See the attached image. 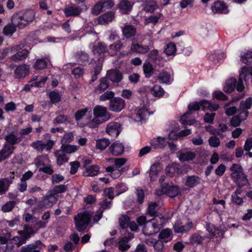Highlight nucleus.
I'll use <instances>...</instances> for the list:
<instances>
[{
  "mask_svg": "<svg viewBox=\"0 0 252 252\" xmlns=\"http://www.w3.org/2000/svg\"><path fill=\"white\" fill-rule=\"evenodd\" d=\"M131 50L137 53L144 54L149 51L150 48L148 45H142L134 43V39H133L131 45Z\"/></svg>",
  "mask_w": 252,
  "mask_h": 252,
  "instance_id": "nucleus-21",
  "label": "nucleus"
},
{
  "mask_svg": "<svg viewBox=\"0 0 252 252\" xmlns=\"http://www.w3.org/2000/svg\"><path fill=\"white\" fill-rule=\"evenodd\" d=\"M191 112H188L185 114H184L180 119V122L183 125H191L194 124L196 122V120L195 119H191L189 120H188L187 118H188V116L190 115Z\"/></svg>",
  "mask_w": 252,
  "mask_h": 252,
  "instance_id": "nucleus-45",
  "label": "nucleus"
},
{
  "mask_svg": "<svg viewBox=\"0 0 252 252\" xmlns=\"http://www.w3.org/2000/svg\"><path fill=\"white\" fill-rule=\"evenodd\" d=\"M24 233H25V237L26 238L29 239L31 236L35 233L33 229L28 226V225L26 224L24 226Z\"/></svg>",
  "mask_w": 252,
  "mask_h": 252,
  "instance_id": "nucleus-60",
  "label": "nucleus"
},
{
  "mask_svg": "<svg viewBox=\"0 0 252 252\" xmlns=\"http://www.w3.org/2000/svg\"><path fill=\"white\" fill-rule=\"evenodd\" d=\"M44 245L39 240L33 243L23 246L20 250V252H40Z\"/></svg>",
  "mask_w": 252,
  "mask_h": 252,
  "instance_id": "nucleus-9",
  "label": "nucleus"
},
{
  "mask_svg": "<svg viewBox=\"0 0 252 252\" xmlns=\"http://www.w3.org/2000/svg\"><path fill=\"white\" fill-rule=\"evenodd\" d=\"M141 6L142 10L147 12H153L158 8V5L154 0H144Z\"/></svg>",
  "mask_w": 252,
  "mask_h": 252,
  "instance_id": "nucleus-19",
  "label": "nucleus"
},
{
  "mask_svg": "<svg viewBox=\"0 0 252 252\" xmlns=\"http://www.w3.org/2000/svg\"><path fill=\"white\" fill-rule=\"evenodd\" d=\"M154 248L156 252H163L164 249L163 242L159 240H156L154 246Z\"/></svg>",
  "mask_w": 252,
  "mask_h": 252,
  "instance_id": "nucleus-64",
  "label": "nucleus"
},
{
  "mask_svg": "<svg viewBox=\"0 0 252 252\" xmlns=\"http://www.w3.org/2000/svg\"><path fill=\"white\" fill-rule=\"evenodd\" d=\"M176 51V47L174 43H169L166 46L164 52L167 56H171L174 55Z\"/></svg>",
  "mask_w": 252,
  "mask_h": 252,
  "instance_id": "nucleus-53",
  "label": "nucleus"
},
{
  "mask_svg": "<svg viewBox=\"0 0 252 252\" xmlns=\"http://www.w3.org/2000/svg\"><path fill=\"white\" fill-rule=\"evenodd\" d=\"M13 16L11 17V22L5 25L2 29V33L6 36L11 37L16 32L17 28L19 29V26L14 23Z\"/></svg>",
  "mask_w": 252,
  "mask_h": 252,
  "instance_id": "nucleus-10",
  "label": "nucleus"
},
{
  "mask_svg": "<svg viewBox=\"0 0 252 252\" xmlns=\"http://www.w3.org/2000/svg\"><path fill=\"white\" fill-rule=\"evenodd\" d=\"M115 93L111 91H107L104 92V93L102 94L99 97V100L100 101H104L108 100H111L114 98Z\"/></svg>",
  "mask_w": 252,
  "mask_h": 252,
  "instance_id": "nucleus-49",
  "label": "nucleus"
},
{
  "mask_svg": "<svg viewBox=\"0 0 252 252\" xmlns=\"http://www.w3.org/2000/svg\"><path fill=\"white\" fill-rule=\"evenodd\" d=\"M14 149V147L5 143L0 151V161L8 158L13 153Z\"/></svg>",
  "mask_w": 252,
  "mask_h": 252,
  "instance_id": "nucleus-15",
  "label": "nucleus"
},
{
  "mask_svg": "<svg viewBox=\"0 0 252 252\" xmlns=\"http://www.w3.org/2000/svg\"><path fill=\"white\" fill-rule=\"evenodd\" d=\"M106 171L110 173V176L113 179H117L119 177L122 173L124 171L123 169H114L112 166H108L105 169Z\"/></svg>",
  "mask_w": 252,
  "mask_h": 252,
  "instance_id": "nucleus-40",
  "label": "nucleus"
},
{
  "mask_svg": "<svg viewBox=\"0 0 252 252\" xmlns=\"http://www.w3.org/2000/svg\"><path fill=\"white\" fill-rule=\"evenodd\" d=\"M232 179L239 188L245 186L248 184L247 176L244 173L238 174V176L235 178Z\"/></svg>",
  "mask_w": 252,
  "mask_h": 252,
  "instance_id": "nucleus-34",
  "label": "nucleus"
},
{
  "mask_svg": "<svg viewBox=\"0 0 252 252\" xmlns=\"http://www.w3.org/2000/svg\"><path fill=\"white\" fill-rule=\"evenodd\" d=\"M158 238L167 242L172 240V231L169 228L162 229L158 235Z\"/></svg>",
  "mask_w": 252,
  "mask_h": 252,
  "instance_id": "nucleus-35",
  "label": "nucleus"
},
{
  "mask_svg": "<svg viewBox=\"0 0 252 252\" xmlns=\"http://www.w3.org/2000/svg\"><path fill=\"white\" fill-rule=\"evenodd\" d=\"M61 150H62L64 153L71 154L75 152L77 150V148L74 145H70L63 143L62 144Z\"/></svg>",
  "mask_w": 252,
  "mask_h": 252,
  "instance_id": "nucleus-47",
  "label": "nucleus"
},
{
  "mask_svg": "<svg viewBox=\"0 0 252 252\" xmlns=\"http://www.w3.org/2000/svg\"><path fill=\"white\" fill-rule=\"evenodd\" d=\"M230 170L232 171L231 174V178H235L238 174L244 173L242 167L238 164H233L230 167Z\"/></svg>",
  "mask_w": 252,
  "mask_h": 252,
  "instance_id": "nucleus-42",
  "label": "nucleus"
},
{
  "mask_svg": "<svg viewBox=\"0 0 252 252\" xmlns=\"http://www.w3.org/2000/svg\"><path fill=\"white\" fill-rule=\"evenodd\" d=\"M212 9L215 13H226L227 12V7L223 1H217L212 6Z\"/></svg>",
  "mask_w": 252,
  "mask_h": 252,
  "instance_id": "nucleus-23",
  "label": "nucleus"
},
{
  "mask_svg": "<svg viewBox=\"0 0 252 252\" xmlns=\"http://www.w3.org/2000/svg\"><path fill=\"white\" fill-rule=\"evenodd\" d=\"M55 155L57 157V163L58 165H61L63 163L67 162L68 158L62 150L57 151L55 153Z\"/></svg>",
  "mask_w": 252,
  "mask_h": 252,
  "instance_id": "nucleus-38",
  "label": "nucleus"
},
{
  "mask_svg": "<svg viewBox=\"0 0 252 252\" xmlns=\"http://www.w3.org/2000/svg\"><path fill=\"white\" fill-rule=\"evenodd\" d=\"M104 122L101 118L94 116V119L88 123L87 125L89 127L94 128L98 126L99 125Z\"/></svg>",
  "mask_w": 252,
  "mask_h": 252,
  "instance_id": "nucleus-50",
  "label": "nucleus"
},
{
  "mask_svg": "<svg viewBox=\"0 0 252 252\" xmlns=\"http://www.w3.org/2000/svg\"><path fill=\"white\" fill-rule=\"evenodd\" d=\"M236 80L234 78H230L226 81L223 91L226 93H231L235 88L237 89Z\"/></svg>",
  "mask_w": 252,
  "mask_h": 252,
  "instance_id": "nucleus-26",
  "label": "nucleus"
},
{
  "mask_svg": "<svg viewBox=\"0 0 252 252\" xmlns=\"http://www.w3.org/2000/svg\"><path fill=\"white\" fill-rule=\"evenodd\" d=\"M160 164L158 162L153 164L150 168L149 176L151 181H155L158 172L161 170Z\"/></svg>",
  "mask_w": 252,
  "mask_h": 252,
  "instance_id": "nucleus-30",
  "label": "nucleus"
},
{
  "mask_svg": "<svg viewBox=\"0 0 252 252\" xmlns=\"http://www.w3.org/2000/svg\"><path fill=\"white\" fill-rule=\"evenodd\" d=\"M99 171V168L97 165H91L86 167L83 172V176L85 177H94L96 176Z\"/></svg>",
  "mask_w": 252,
  "mask_h": 252,
  "instance_id": "nucleus-25",
  "label": "nucleus"
},
{
  "mask_svg": "<svg viewBox=\"0 0 252 252\" xmlns=\"http://www.w3.org/2000/svg\"><path fill=\"white\" fill-rule=\"evenodd\" d=\"M103 11H104L100 1L96 3L92 9V13L94 15H97Z\"/></svg>",
  "mask_w": 252,
  "mask_h": 252,
  "instance_id": "nucleus-58",
  "label": "nucleus"
},
{
  "mask_svg": "<svg viewBox=\"0 0 252 252\" xmlns=\"http://www.w3.org/2000/svg\"><path fill=\"white\" fill-rule=\"evenodd\" d=\"M76 58L78 63L81 64H86L89 62L88 54L83 51L78 52L76 54Z\"/></svg>",
  "mask_w": 252,
  "mask_h": 252,
  "instance_id": "nucleus-37",
  "label": "nucleus"
},
{
  "mask_svg": "<svg viewBox=\"0 0 252 252\" xmlns=\"http://www.w3.org/2000/svg\"><path fill=\"white\" fill-rule=\"evenodd\" d=\"M122 31L123 35L126 38H129L136 34L137 29L133 25L126 23L122 28Z\"/></svg>",
  "mask_w": 252,
  "mask_h": 252,
  "instance_id": "nucleus-16",
  "label": "nucleus"
},
{
  "mask_svg": "<svg viewBox=\"0 0 252 252\" xmlns=\"http://www.w3.org/2000/svg\"><path fill=\"white\" fill-rule=\"evenodd\" d=\"M151 144L155 149L163 148L166 145V141L164 138L158 136L153 138Z\"/></svg>",
  "mask_w": 252,
  "mask_h": 252,
  "instance_id": "nucleus-32",
  "label": "nucleus"
},
{
  "mask_svg": "<svg viewBox=\"0 0 252 252\" xmlns=\"http://www.w3.org/2000/svg\"><path fill=\"white\" fill-rule=\"evenodd\" d=\"M125 106L126 102L123 98L116 97L110 101L109 109L112 111L119 112L125 108Z\"/></svg>",
  "mask_w": 252,
  "mask_h": 252,
  "instance_id": "nucleus-7",
  "label": "nucleus"
},
{
  "mask_svg": "<svg viewBox=\"0 0 252 252\" xmlns=\"http://www.w3.org/2000/svg\"><path fill=\"white\" fill-rule=\"evenodd\" d=\"M196 157V155L193 152H188L182 153L179 156V159L181 161H189L192 160Z\"/></svg>",
  "mask_w": 252,
  "mask_h": 252,
  "instance_id": "nucleus-41",
  "label": "nucleus"
},
{
  "mask_svg": "<svg viewBox=\"0 0 252 252\" xmlns=\"http://www.w3.org/2000/svg\"><path fill=\"white\" fill-rule=\"evenodd\" d=\"M157 207L158 204L155 202H151L149 204L148 213L150 216H154L156 215L157 213L156 208Z\"/></svg>",
  "mask_w": 252,
  "mask_h": 252,
  "instance_id": "nucleus-59",
  "label": "nucleus"
},
{
  "mask_svg": "<svg viewBox=\"0 0 252 252\" xmlns=\"http://www.w3.org/2000/svg\"><path fill=\"white\" fill-rule=\"evenodd\" d=\"M114 18V14L112 12H107L99 17L98 21L100 24H106L112 21Z\"/></svg>",
  "mask_w": 252,
  "mask_h": 252,
  "instance_id": "nucleus-36",
  "label": "nucleus"
},
{
  "mask_svg": "<svg viewBox=\"0 0 252 252\" xmlns=\"http://www.w3.org/2000/svg\"><path fill=\"white\" fill-rule=\"evenodd\" d=\"M159 224L155 218L147 221L143 227L142 231L145 235L150 236L158 233L160 230Z\"/></svg>",
  "mask_w": 252,
  "mask_h": 252,
  "instance_id": "nucleus-4",
  "label": "nucleus"
},
{
  "mask_svg": "<svg viewBox=\"0 0 252 252\" xmlns=\"http://www.w3.org/2000/svg\"><path fill=\"white\" fill-rule=\"evenodd\" d=\"M12 183V181H10L9 178H4L0 180V194H4L8 189V186L7 187L5 184L8 185Z\"/></svg>",
  "mask_w": 252,
  "mask_h": 252,
  "instance_id": "nucleus-46",
  "label": "nucleus"
},
{
  "mask_svg": "<svg viewBox=\"0 0 252 252\" xmlns=\"http://www.w3.org/2000/svg\"><path fill=\"white\" fill-rule=\"evenodd\" d=\"M119 8L124 13H128L132 9L130 2L126 0H123L119 4Z\"/></svg>",
  "mask_w": 252,
  "mask_h": 252,
  "instance_id": "nucleus-39",
  "label": "nucleus"
},
{
  "mask_svg": "<svg viewBox=\"0 0 252 252\" xmlns=\"http://www.w3.org/2000/svg\"><path fill=\"white\" fill-rule=\"evenodd\" d=\"M107 133L113 137H117L122 130L120 124L117 122H111L106 127Z\"/></svg>",
  "mask_w": 252,
  "mask_h": 252,
  "instance_id": "nucleus-11",
  "label": "nucleus"
},
{
  "mask_svg": "<svg viewBox=\"0 0 252 252\" xmlns=\"http://www.w3.org/2000/svg\"><path fill=\"white\" fill-rule=\"evenodd\" d=\"M241 60L243 63L246 64H249L252 62V52H248L241 57Z\"/></svg>",
  "mask_w": 252,
  "mask_h": 252,
  "instance_id": "nucleus-63",
  "label": "nucleus"
},
{
  "mask_svg": "<svg viewBox=\"0 0 252 252\" xmlns=\"http://www.w3.org/2000/svg\"><path fill=\"white\" fill-rule=\"evenodd\" d=\"M148 115V111L145 108H140L136 114V118L137 121L142 122L146 118Z\"/></svg>",
  "mask_w": 252,
  "mask_h": 252,
  "instance_id": "nucleus-48",
  "label": "nucleus"
},
{
  "mask_svg": "<svg viewBox=\"0 0 252 252\" xmlns=\"http://www.w3.org/2000/svg\"><path fill=\"white\" fill-rule=\"evenodd\" d=\"M204 239L197 234H192L189 238V243L193 245H201Z\"/></svg>",
  "mask_w": 252,
  "mask_h": 252,
  "instance_id": "nucleus-44",
  "label": "nucleus"
},
{
  "mask_svg": "<svg viewBox=\"0 0 252 252\" xmlns=\"http://www.w3.org/2000/svg\"><path fill=\"white\" fill-rule=\"evenodd\" d=\"M110 144L109 140L106 138L99 139L96 141V148L100 150L105 149Z\"/></svg>",
  "mask_w": 252,
  "mask_h": 252,
  "instance_id": "nucleus-43",
  "label": "nucleus"
},
{
  "mask_svg": "<svg viewBox=\"0 0 252 252\" xmlns=\"http://www.w3.org/2000/svg\"><path fill=\"white\" fill-rule=\"evenodd\" d=\"M16 204L15 201H9L4 204L1 207V210L3 212H9L11 211Z\"/></svg>",
  "mask_w": 252,
  "mask_h": 252,
  "instance_id": "nucleus-52",
  "label": "nucleus"
},
{
  "mask_svg": "<svg viewBox=\"0 0 252 252\" xmlns=\"http://www.w3.org/2000/svg\"><path fill=\"white\" fill-rule=\"evenodd\" d=\"M49 96L52 103H58L61 100V96L57 92H51L49 94Z\"/></svg>",
  "mask_w": 252,
  "mask_h": 252,
  "instance_id": "nucleus-57",
  "label": "nucleus"
},
{
  "mask_svg": "<svg viewBox=\"0 0 252 252\" xmlns=\"http://www.w3.org/2000/svg\"><path fill=\"white\" fill-rule=\"evenodd\" d=\"M252 98L251 97L247 98L245 101H241L239 105V108L238 109L239 112L238 117L242 121H245L249 114L248 110L252 107Z\"/></svg>",
  "mask_w": 252,
  "mask_h": 252,
  "instance_id": "nucleus-5",
  "label": "nucleus"
},
{
  "mask_svg": "<svg viewBox=\"0 0 252 252\" xmlns=\"http://www.w3.org/2000/svg\"><path fill=\"white\" fill-rule=\"evenodd\" d=\"M143 70L146 78H150L154 73L153 65L149 61H146L143 63Z\"/></svg>",
  "mask_w": 252,
  "mask_h": 252,
  "instance_id": "nucleus-29",
  "label": "nucleus"
},
{
  "mask_svg": "<svg viewBox=\"0 0 252 252\" xmlns=\"http://www.w3.org/2000/svg\"><path fill=\"white\" fill-rule=\"evenodd\" d=\"M126 239L122 238L119 242V249L123 252L127 251L130 248V245L127 244L128 242Z\"/></svg>",
  "mask_w": 252,
  "mask_h": 252,
  "instance_id": "nucleus-56",
  "label": "nucleus"
},
{
  "mask_svg": "<svg viewBox=\"0 0 252 252\" xmlns=\"http://www.w3.org/2000/svg\"><path fill=\"white\" fill-rule=\"evenodd\" d=\"M162 190L168 196L173 198L179 193V188L176 186H170L168 184L162 185Z\"/></svg>",
  "mask_w": 252,
  "mask_h": 252,
  "instance_id": "nucleus-13",
  "label": "nucleus"
},
{
  "mask_svg": "<svg viewBox=\"0 0 252 252\" xmlns=\"http://www.w3.org/2000/svg\"><path fill=\"white\" fill-rule=\"evenodd\" d=\"M31 146L37 151L42 152L45 149V143L41 141L37 140L32 143Z\"/></svg>",
  "mask_w": 252,
  "mask_h": 252,
  "instance_id": "nucleus-55",
  "label": "nucleus"
},
{
  "mask_svg": "<svg viewBox=\"0 0 252 252\" xmlns=\"http://www.w3.org/2000/svg\"><path fill=\"white\" fill-rule=\"evenodd\" d=\"M250 76H252V68H249L246 66L243 67L240 72L239 80L237 82V90L238 92H242L244 90L245 87L243 81Z\"/></svg>",
  "mask_w": 252,
  "mask_h": 252,
  "instance_id": "nucleus-6",
  "label": "nucleus"
},
{
  "mask_svg": "<svg viewBox=\"0 0 252 252\" xmlns=\"http://www.w3.org/2000/svg\"><path fill=\"white\" fill-rule=\"evenodd\" d=\"M213 97L220 100H225L228 97L220 91H216L213 94Z\"/></svg>",
  "mask_w": 252,
  "mask_h": 252,
  "instance_id": "nucleus-61",
  "label": "nucleus"
},
{
  "mask_svg": "<svg viewBox=\"0 0 252 252\" xmlns=\"http://www.w3.org/2000/svg\"><path fill=\"white\" fill-rule=\"evenodd\" d=\"M92 215V212L85 211L78 214L74 217L75 225L78 231L83 232L87 228Z\"/></svg>",
  "mask_w": 252,
  "mask_h": 252,
  "instance_id": "nucleus-3",
  "label": "nucleus"
},
{
  "mask_svg": "<svg viewBox=\"0 0 252 252\" xmlns=\"http://www.w3.org/2000/svg\"><path fill=\"white\" fill-rule=\"evenodd\" d=\"M81 11V8L75 4L66 6L63 9L66 17L77 16L80 14Z\"/></svg>",
  "mask_w": 252,
  "mask_h": 252,
  "instance_id": "nucleus-14",
  "label": "nucleus"
},
{
  "mask_svg": "<svg viewBox=\"0 0 252 252\" xmlns=\"http://www.w3.org/2000/svg\"><path fill=\"white\" fill-rule=\"evenodd\" d=\"M29 65L26 64H22L17 66L14 71L16 78H22L25 77L29 74Z\"/></svg>",
  "mask_w": 252,
  "mask_h": 252,
  "instance_id": "nucleus-18",
  "label": "nucleus"
},
{
  "mask_svg": "<svg viewBox=\"0 0 252 252\" xmlns=\"http://www.w3.org/2000/svg\"><path fill=\"white\" fill-rule=\"evenodd\" d=\"M21 137H17L13 132L10 133L4 137V139L6 141L5 143H7L8 145H10L12 146L19 143L21 140Z\"/></svg>",
  "mask_w": 252,
  "mask_h": 252,
  "instance_id": "nucleus-27",
  "label": "nucleus"
},
{
  "mask_svg": "<svg viewBox=\"0 0 252 252\" xmlns=\"http://www.w3.org/2000/svg\"><path fill=\"white\" fill-rule=\"evenodd\" d=\"M74 136L72 132H68L64 134L62 139V144H67L70 143L73 139Z\"/></svg>",
  "mask_w": 252,
  "mask_h": 252,
  "instance_id": "nucleus-62",
  "label": "nucleus"
},
{
  "mask_svg": "<svg viewBox=\"0 0 252 252\" xmlns=\"http://www.w3.org/2000/svg\"><path fill=\"white\" fill-rule=\"evenodd\" d=\"M122 79L123 75L121 72L114 69L109 70L105 77L99 79L98 84L94 87V92L96 94H102L110 88V81L113 83H119Z\"/></svg>",
  "mask_w": 252,
  "mask_h": 252,
  "instance_id": "nucleus-1",
  "label": "nucleus"
},
{
  "mask_svg": "<svg viewBox=\"0 0 252 252\" xmlns=\"http://www.w3.org/2000/svg\"><path fill=\"white\" fill-rule=\"evenodd\" d=\"M157 80H158L159 83L170 84L173 81V78L170 73L162 70L159 72L158 76H157Z\"/></svg>",
  "mask_w": 252,
  "mask_h": 252,
  "instance_id": "nucleus-17",
  "label": "nucleus"
},
{
  "mask_svg": "<svg viewBox=\"0 0 252 252\" xmlns=\"http://www.w3.org/2000/svg\"><path fill=\"white\" fill-rule=\"evenodd\" d=\"M47 62L44 59H38L34 64L33 67L36 69H43L47 67Z\"/></svg>",
  "mask_w": 252,
  "mask_h": 252,
  "instance_id": "nucleus-51",
  "label": "nucleus"
},
{
  "mask_svg": "<svg viewBox=\"0 0 252 252\" xmlns=\"http://www.w3.org/2000/svg\"><path fill=\"white\" fill-rule=\"evenodd\" d=\"M12 16L14 23L19 26V29H23L34 19L35 13L32 10H26L14 14Z\"/></svg>",
  "mask_w": 252,
  "mask_h": 252,
  "instance_id": "nucleus-2",
  "label": "nucleus"
},
{
  "mask_svg": "<svg viewBox=\"0 0 252 252\" xmlns=\"http://www.w3.org/2000/svg\"><path fill=\"white\" fill-rule=\"evenodd\" d=\"M119 221L121 227L122 229H125L128 227L130 218L127 216L124 215L119 218Z\"/></svg>",
  "mask_w": 252,
  "mask_h": 252,
  "instance_id": "nucleus-54",
  "label": "nucleus"
},
{
  "mask_svg": "<svg viewBox=\"0 0 252 252\" xmlns=\"http://www.w3.org/2000/svg\"><path fill=\"white\" fill-rule=\"evenodd\" d=\"M109 150L113 155L118 156L124 152V146L122 143L116 142L110 146Z\"/></svg>",
  "mask_w": 252,
  "mask_h": 252,
  "instance_id": "nucleus-22",
  "label": "nucleus"
},
{
  "mask_svg": "<svg viewBox=\"0 0 252 252\" xmlns=\"http://www.w3.org/2000/svg\"><path fill=\"white\" fill-rule=\"evenodd\" d=\"M28 55L29 51L27 49H23L12 56L10 59L15 62H18L26 59Z\"/></svg>",
  "mask_w": 252,
  "mask_h": 252,
  "instance_id": "nucleus-31",
  "label": "nucleus"
},
{
  "mask_svg": "<svg viewBox=\"0 0 252 252\" xmlns=\"http://www.w3.org/2000/svg\"><path fill=\"white\" fill-rule=\"evenodd\" d=\"M200 107L204 110H209L211 111H216L219 108V105L218 104H213L210 101L207 100H202L200 101Z\"/></svg>",
  "mask_w": 252,
  "mask_h": 252,
  "instance_id": "nucleus-33",
  "label": "nucleus"
},
{
  "mask_svg": "<svg viewBox=\"0 0 252 252\" xmlns=\"http://www.w3.org/2000/svg\"><path fill=\"white\" fill-rule=\"evenodd\" d=\"M201 179L196 175L188 176L185 182V185L189 188H193L200 183Z\"/></svg>",
  "mask_w": 252,
  "mask_h": 252,
  "instance_id": "nucleus-24",
  "label": "nucleus"
},
{
  "mask_svg": "<svg viewBox=\"0 0 252 252\" xmlns=\"http://www.w3.org/2000/svg\"><path fill=\"white\" fill-rule=\"evenodd\" d=\"M67 189V186L64 185H60L55 186L49 191V197L48 199H53L54 200V196L59 193H63L65 192Z\"/></svg>",
  "mask_w": 252,
  "mask_h": 252,
  "instance_id": "nucleus-28",
  "label": "nucleus"
},
{
  "mask_svg": "<svg viewBox=\"0 0 252 252\" xmlns=\"http://www.w3.org/2000/svg\"><path fill=\"white\" fill-rule=\"evenodd\" d=\"M166 174L169 177H173L176 175H179L182 173V170L180 167V165L173 163L169 165L166 168Z\"/></svg>",
  "mask_w": 252,
  "mask_h": 252,
  "instance_id": "nucleus-20",
  "label": "nucleus"
},
{
  "mask_svg": "<svg viewBox=\"0 0 252 252\" xmlns=\"http://www.w3.org/2000/svg\"><path fill=\"white\" fill-rule=\"evenodd\" d=\"M193 224L192 221H188L185 224L179 221H177L174 225V231L176 233H186L189 231L192 227Z\"/></svg>",
  "mask_w": 252,
  "mask_h": 252,
  "instance_id": "nucleus-12",
  "label": "nucleus"
},
{
  "mask_svg": "<svg viewBox=\"0 0 252 252\" xmlns=\"http://www.w3.org/2000/svg\"><path fill=\"white\" fill-rule=\"evenodd\" d=\"M94 115L99 118H101L103 122L108 121L110 118V114L107 111L106 107L101 105L96 106L93 110Z\"/></svg>",
  "mask_w": 252,
  "mask_h": 252,
  "instance_id": "nucleus-8",
  "label": "nucleus"
}]
</instances>
